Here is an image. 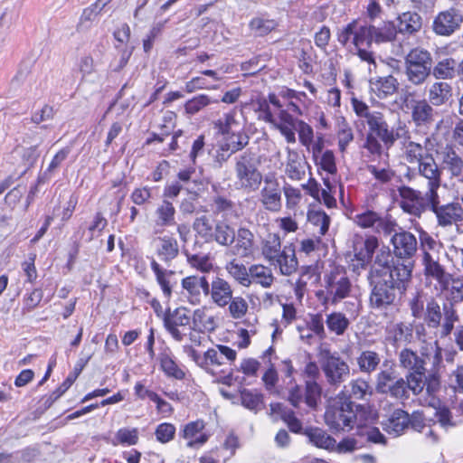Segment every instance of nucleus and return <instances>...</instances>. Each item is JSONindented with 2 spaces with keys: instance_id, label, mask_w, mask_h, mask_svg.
I'll list each match as a JSON object with an SVG mask.
<instances>
[{
  "instance_id": "f257e3e1",
  "label": "nucleus",
  "mask_w": 463,
  "mask_h": 463,
  "mask_svg": "<svg viewBox=\"0 0 463 463\" xmlns=\"http://www.w3.org/2000/svg\"><path fill=\"white\" fill-rule=\"evenodd\" d=\"M302 85L309 91L313 98H309L305 91L296 90L288 87H283L279 96L270 92L267 97H258L253 104L258 118L270 125L278 124L281 120V114L286 111L288 115L298 118L306 114L314 103L317 96V87L308 80H304Z\"/></svg>"
},
{
  "instance_id": "f03ea898",
  "label": "nucleus",
  "mask_w": 463,
  "mask_h": 463,
  "mask_svg": "<svg viewBox=\"0 0 463 463\" xmlns=\"http://www.w3.org/2000/svg\"><path fill=\"white\" fill-rule=\"evenodd\" d=\"M371 418L370 410L362 404H355L339 392L328 404L325 412V421L333 431H349L356 428L355 435L364 434V427Z\"/></svg>"
},
{
  "instance_id": "7ed1b4c3",
  "label": "nucleus",
  "mask_w": 463,
  "mask_h": 463,
  "mask_svg": "<svg viewBox=\"0 0 463 463\" xmlns=\"http://www.w3.org/2000/svg\"><path fill=\"white\" fill-rule=\"evenodd\" d=\"M412 278V267H398L383 277L375 270L373 277H368L372 290L369 297L370 305L374 308H386L392 305L396 292L404 294Z\"/></svg>"
},
{
  "instance_id": "20e7f679",
  "label": "nucleus",
  "mask_w": 463,
  "mask_h": 463,
  "mask_svg": "<svg viewBox=\"0 0 463 463\" xmlns=\"http://www.w3.org/2000/svg\"><path fill=\"white\" fill-rule=\"evenodd\" d=\"M366 125L368 131L362 148L365 150V156L371 160L381 158L383 150H389L401 137L399 133L389 125L381 111L369 118Z\"/></svg>"
},
{
  "instance_id": "39448f33",
  "label": "nucleus",
  "mask_w": 463,
  "mask_h": 463,
  "mask_svg": "<svg viewBox=\"0 0 463 463\" xmlns=\"http://www.w3.org/2000/svg\"><path fill=\"white\" fill-rule=\"evenodd\" d=\"M237 355L235 349L216 344L204 352L203 371L214 377L216 383L231 386L234 380L232 366Z\"/></svg>"
},
{
  "instance_id": "423d86ee",
  "label": "nucleus",
  "mask_w": 463,
  "mask_h": 463,
  "mask_svg": "<svg viewBox=\"0 0 463 463\" xmlns=\"http://www.w3.org/2000/svg\"><path fill=\"white\" fill-rule=\"evenodd\" d=\"M373 28L370 24H360L359 19H353L337 33V41L343 46L351 43L355 50L357 56L369 64L375 63L374 55L370 48L374 43Z\"/></svg>"
},
{
  "instance_id": "0eeeda50",
  "label": "nucleus",
  "mask_w": 463,
  "mask_h": 463,
  "mask_svg": "<svg viewBox=\"0 0 463 463\" xmlns=\"http://www.w3.org/2000/svg\"><path fill=\"white\" fill-rule=\"evenodd\" d=\"M353 283L346 268L343 265L334 264L324 276V290L317 292V297L322 304L336 305L343 299L351 296Z\"/></svg>"
},
{
  "instance_id": "6e6552de",
  "label": "nucleus",
  "mask_w": 463,
  "mask_h": 463,
  "mask_svg": "<svg viewBox=\"0 0 463 463\" xmlns=\"http://www.w3.org/2000/svg\"><path fill=\"white\" fill-rule=\"evenodd\" d=\"M235 187L245 193L252 194L260 190L264 177L259 169V161L251 152L245 151L235 157Z\"/></svg>"
},
{
  "instance_id": "1a4fd4ad",
  "label": "nucleus",
  "mask_w": 463,
  "mask_h": 463,
  "mask_svg": "<svg viewBox=\"0 0 463 463\" xmlns=\"http://www.w3.org/2000/svg\"><path fill=\"white\" fill-rule=\"evenodd\" d=\"M422 317L429 328L439 330L440 337L449 336L452 333L455 324L459 321L456 307L443 304L441 308L434 298L428 300Z\"/></svg>"
},
{
  "instance_id": "9d476101",
  "label": "nucleus",
  "mask_w": 463,
  "mask_h": 463,
  "mask_svg": "<svg viewBox=\"0 0 463 463\" xmlns=\"http://www.w3.org/2000/svg\"><path fill=\"white\" fill-rule=\"evenodd\" d=\"M271 126L280 133L288 144L297 142L296 132L299 143L307 148L310 146L315 137L313 128L308 123L288 115L286 111L281 114V120Z\"/></svg>"
},
{
  "instance_id": "9b49d317",
  "label": "nucleus",
  "mask_w": 463,
  "mask_h": 463,
  "mask_svg": "<svg viewBox=\"0 0 463 463\" xmlns=\"http://www.w3.org/2000/svg\"><path fill=\"white\" fill-rule=\"evenodd\" d=\"M431 54L426 49L414 47L405 57V70L408 80L413 85L423 84L431 72Z\"/></svg>"
},
{
  "instance_id": "f8f14e48",
  "label": "nucleus",
  "mask_w": 463,
  "mask_h": 463,
  "mask_svg": "<svg viewBox=\"0 0 463 463\" xmlns=\"http://www.w3.org/2000/svg\"><path fill=\"white\" fill-rule=\"evenodd\" d=\"M163 326L165 331L175 341L181 342L190 328L191 313L185 307H177L175 309L167 308L163 315Z\"/></svg>"
},
{
  "instance_id": "ddd939ff",
  "label": "nucleus",
  "mask_w": 463,
  "mask_h": 463,
  "mask_svg": "<svg viewBox=\"0 0 463 463\" xmlns=\"http://www.w3.org/2000/svg\"><path fill=\"white\" fill-rule=\"evenodd\" d=\"M378 248L379 240L376 236L370 234L364 238L362 236L356 237L353 244L352 270L359 273L360 270L365 269L372 262Z\"/></svg>"
},
{
  "instance_id": "4468645a",
  "label": "nucleus",
  "mask_w": 463,
  "mask_h": 463,
  "mask_svg": "<svg viewBox=\"0 0 463 463\" xmlns=\"http://www.w3.org/2000/svg\"><path fill=\"white\" fill-rule=\"evenodd\" d=\"M426 373H407L404 380L409 392H411L413 395L418 396L425 389L427 394L431 397L439 392L441 387L440 374L438 371H430L428 374Z\"/></svg>"
},
{
  "instance_id": "2eb2a0df",
  "label": "nucleus",
  "mask_w": 463,
  "mask_h": 463,
  "mask_svg": "<svg viewBox=\"0 0 463 463\" xmlns=\"http://www.w3.org/2000/svg\"><path fill=\"white\" fill-rule=\"evenodd\" d=\"M463 24V13L455 6L440 11L434 17L432 31L439 36L449 37L458 32Z\"/></svg>"
},
{
  "instance_id": "dca6fc26",
  "label": "nucleus",
  "mask_w": 463,
  "mask_h": 463,
  "mask_svg": "<svg viewBox=\"0 0 463 463\" xmlns=\"http://www.w3.org/2000/svg\"><path fill=\"white\" fill-rule=\"evenodd\" d=\"M264 185L260 191V202L270 213H279L282 208L281 187L274 173L264 176Z\"/></svg>"
},
{
  "instance_id": "f3484780",
  "label": "nucleus",
  "mask_w": 463,
  "mask_h": 463,
  "mask_svg": "<svg viewBox=\"0 0 463 463\" xmlns=\"http://www.w3.org/2000/svg\"><path fill=\"white\" fill-rule=\"evenodd\" d=\"M326 382L330 385L339 386L350 373L347 363L339 355L327 354L322 364Z\"/></svg>"
},
{
  "instance_id": "a211bd4d",
  "label": "nucleus",
  "mask_w": 463,
  "mask_h": 463,
  "mask_svg": "<svg viewBox=\"0 0 463 463\" xmlns=\"http://www.w3.org/2000/svg\"><path fill=\"white\" fill-rule=\"evenodd\" d=\"M180 439L186 441L189 448H201L205 445L211 434L206 431V422L203 419L184 424L179 430Z\"/></svg>"
},
{
  "instance_id": "6ab92c4d",
  "label": "nucleus",
  "mask_w": 463,
  "mask_h": 463,
  "mask_svg": "<svg viewBox=\"0 0 463 463\" xmlns=\"http://www.w3.org/2000/svg\"><path fill=\"white\" fill-rule=\"evenodd\" d=\"M270 266L279 269V274L291 276L298 269V260L296 254V247L293 243L282 245L277 255L268 261Z\"/></svg>"
},
{
  "instance_id": "aec40b11",
  "label": "nucleus",
  "mask_w": 463,
  "mask_h": 463,
  "mask_svg": "<svg viewBox=\"0 0 463 463\" xmlns=\"http://www.w3.org/2000/svg\"><path fill=\"white\" fill-rule=\"evenodd\" d=\"M150 268L155 275L156 283L162 290L164 298L169 301L177 286L175 271L163 268L155 258H151L150 260Z\"/></svg>"
},
{
  "instance_id": "412c9836",
  "label": "nucleus",
  "mask_w": 463,
  "mask_h": 463,
  "mask_svg": "<svg viewBox=\"0 0 463 463\" xmlns=\"http://www.w3.org/2000/svg\"><path fill=\"white\" fill-rule=\"evenodd\" d=\"M400 195V206L403 212L420 215L425 210V200L421 192L407 185H402L398 188Z\"/></svg>"
},
{
  "instance_id": "4be33fe9",
  "label": "nucleus",
  "mask_w": 463,
  "mask_h": 463,
  "mask_svg": "<svg viewBox=\"0 0 463 463\" xmlns=\"http://www.w3.org/2000/svg\"><path fill=\"white\" fill-rule=\"evenodd\" d=\"M428 100L417 99L411 105V121L418 130L427 131L435 120V110Z\"/></svg>"
},
{
  "instance_id": "5701e85b",
  "label": "nucleus",
  "mask_w": 463,
  "mask_h": 463,
  "mask_svg": "<svg viewBox=\"0 0 463 463\" xmlns=\"http://www.w3.org/2000/svg\"><path fill=\"white\" fill-rule=\"evenodd\" d=\"M182 288L189 303L200 304L203 295L207 296L209 282L205 276L190 275L182 279Z\"/></svg>"
},
{
  "instance_id": "b1692460",
  "label": "nucleus",
  "mask_w": 463,
  "mask_h": 463,
  "mask_svg": "<svg viewBox=\"0 0 463 463\" xmlns=\"http://www.w3.org/2000/svg\"><path fill=\"white\" fill-rule=\"evenodd\" d=\"M391 242L393 247V254L398 259H411L417 251V239L410 232H395L391 239Z\"/></svg>"
},
{
  "instance_id": "393cba45",
  "label": "nucleus",
  "mask_w": 463,
  "mask_h": 463,
  "mask_svg": "<svg viewBox=\"0 0 463 463\" xmlns=\"http://www.w3.org/2000/svg\"><path fill=\"white\" fill-rule=\"evenodd\" d=\"M421 262L425 278L436 280L440 292H443L449 284L451 274L446 270V268L439 263V260H434L432 255L426 254Z\"/></svg>"
},
{
  "instance_id": "a878e982",
  "label": "nucleus",
  "mask_w": 463,
  "mask_h": 463,
  "mask_svg": "<svg viewBox=\"0 0 463 463\" xmlns=\"http://www.w3.org/2000/svg\"><path fill=\"white\" fill-rule=\"evenodd\" d=\"M208 295H210L212 302L217 307H225L232 300L233 289L228 280L216 276L209 284Z\"/></svg>"
},
{
  "instance_id": "bb28decb",
  "label": "nucleus",
  "mask_w": 463,
  "mask_h": 463,
  "mask_svg": "<svg viewBox=\"0 0 463 463\" xmlns=\"http://www.w3.org/2000/svg\"><path fill=\"white\" fill-rule=\"evenodd\" d=\"M438 224L441 227L450 226L463 221V207L459 203L452 202L433 209Z\"/></svg>"
},
{
  "instance_id": "cd10ccee",
  "label": "nucleus",
  "mask_w": 463,
  "mask_h": 463,
  "mask_svg": "<svg viewBox=\"0 0 463 463\" xmlns=\"http://www.w3.org/2000/svg\"><path fill=\"white\" fill-rule=\"evenodd\" d=\"M374 263L371 267L368 277H373L374 271L377 270L383 274V277H387L389 273H392V270L400 267H412V264L406 265L402 262L397 261L396 263L390 264L392 259L391 251L388 247H382L378 251L375 252Z\"/></svg>"
},
{
  "instance_id": "c85d7f7f",
  "label": "nucleus",
  "mask_w": 463,
  "mask_h": 463,
  "mask_svg": "<svg viewBox=\"0 0 463 463\" xmlns=\"http://www.w3.org/2000/svg\"><path fill=\"white\" fill-rule=\"evenodd\" d=\"M155 252L158 259L165 264H170L179 254L177 240L173 236H160L155 239Z\"/></svg>"
},
{
  "instance_id": "c756f323",
  "label": "nucleus",
  "mask_w": 463,
  "mask_h": 463,
  "mask_svg": "<svg viewBox=\"0 0 463 463\" xmlns=\"http://www.w3.org/2000/svg\"><path fill=\"white\" fill-rule=\"evenodd\" d=\"M176 210L174 203L167 200L163 199L162 202L156 206L154 213L155 227L159 228L157 232H161L165 227L175 225Z\"/></svg>"
},
{
  "instance_id": "7c9ffc66",
  "label": "nucleus",
  "mask_w": 463,
  "mask_h": 463,
  "mask_svg": "<svg viewBox=\"0 0 463 463\" xmlns=\"http://www.w3.org/2000/svg\"><path fill=\"white\" fill-rule=\"evenodd\" d=\"M275 280L276 278L269 267L261 263H255L250 266L249 288L252 284H257L263 288H269Z\"/></svg>"
},
{
  "instance_id": "2f4dec72",
  "label": "nucleus",
  "mask_w": 463,
  "mask_h": 463,
  "mask_svg": "<svg viewBox=\"0 0 463 463\" xmlns=\"http://www.w3.org/2000/svg\"><path fill=\"white\" fill-rule=\"evenodd\" d=\"M400 366L408 370V373L427 372L426 361L422 355L410 348L402 349L399 354Z\"/></svg>"
},
{
  "instance_id": "473e14b6",
  "label": "nucleus",
  "mask_w": 463,
  "mask_h": 463,
  "mask_svg": "<svg viewBox=\"0 0 463 463\" xmlns=\"http://www.w3.org/2000/svg\"><path fill=\"white\" fill-rule=\"evenodd\" d=\"M398 33L412 35L420 32L422 27V18L416 12H403L397 17Z\"/></svg>"
},
{
  "instance_id": "72a5a7b5",
  "label": "nucleus",
  "mask_w": 463,
  "mask_h": 463,
  "mask_svg": "<svg viewBox=\"0 0 463 463\" xmlns=\"http://www.w3.org/2000/svg\"><path fill=\"white\" fill-rule=\"evenodd\" d=\"M452 91L453 89L449 83L435 81L428 90V101L435 107L445 105L452 98Z\"/></svg>"
},
{
  "instance_id": "f704fd0d",
  "label": "nucleus",
  "mask_w": 463,
  "mask_h": 463,
  "mask_svg": "<svg viewBox=\"0 0 463 463\" xmlns=\"http://www.w3.org/2000/svg\"><path fill=\"white\" fill-rule=\"evenodd\" d=\"M282 239L278 232H269L260 241V251L264 260L267 262L277 255L282 246Z\"/></svg>"
},
{
  "instance_id": "c9c22d12",
  "label": "nucleus",
  "mask_w": 463,
  "mask_h": 463,
  "mask_svg": "<svg viewBox=\"0 0 463 463\" xmlns=\"http://www.w3.org/2000/svg\"><path fill=\"white\" fill-rule=\"evenodd\" d=\"M314 165L317 167V173L322 176L326 174V176H334L337 174L336 158L333 150L326 149L325 152L313 158Z\"/></svg>"
},
{
  "instance_id": "e433bc0d",
  "label": "nucleus",
  "mask_w": 463,
  "mask_h": 463,
  "mask_svg": "<svg viewBox=\"0 0 463 463\" xmlns=\"http://www.w3.org/2000/svg\"><path fill=\"white\" fill-rule=\"evenodd\" d=\"M326 324L329 333L340 336L345 334L351 322L343 312L333 311L326 315Z\"/></svg>"
},
{
  "instance_id": "4c0bfd02",
  "label": "nucleus",
  "mask_w": 463,
  "mask_h": 463,
  "mask_svg": "<svg viewBox=\"0 0 463 463\" xmlns=\"http://www.w3.org/2000/svg\"><path fill=\"white\" fill-rule=\"evenodd\" d=\"M375 43L393 42L398 34L397 26L394 21H383L379 26L370 24Z\"/></svg>"
},
{
  "instance_id": "58836bf2",
  "label": "nucleus",
  "mask_w": 463,
  "mask_h": 463,
  "mask_svg": "<svg viewBox=\"0 0 463 463\" xmlns=\"http://www.w3.org/2000/svg\"><path fill=\"white\" fill-rule=\"evenodd\" d=\"M191 320L193 321L194 327L202 333H213L217 327L215 317L208 315L204 307L196 308L193 313V317H191Z\"/></svg>"
},
{
  "instance_id": "ea45409f",
  "label": "nucleus",
  "mask_w": 463,
  "mask_h": 463,
  "mask_svg": "<svg viewBox=\"0 0 463 463\" xmlns=\"http://www.w3.org/2000/svg\"><path fill=\"white\" fill-rule=\"evenodd\" d=\"M418 169L420 175L428 180V185L441 184V171L432 155H428L425 160L418 164Z\"/></svg>"
},
{
  "instance_id": "a19ab883",
  "label": "nucleus",
  "mask_w": 463,
  "mask_h": 463,
  "mask_svg": "<svg viewBox=\"0 0 463 463\" xmlns=\"http://www.w3.org/2000/svg\"><path fill=\"white\" fill-rule=\"evenodd\" d=\"M361 373L370 374L377 370L381 363L380 354L373 350H363L356 357Z\"/></svg>"
},
{
  "instance_id": "79ce46f5",
  "label": "nucleus",
  "mask_w": 463,
  "mask_h": 463,
  "mask_svg": "<svg viewBox=\"0 0 463 463\" xmlns=\"http://www.w3.org/2000/svg\"><path fill=\"white\" fill-rule=\"evenodd\" d=\"M410 426V415L407 411L397 409L395 410L388 419L386 423V430L389 433L395 435H401Z\"/></svg>"
},
{
  "instance_id": "37998d69",
  "label": "nucleus",
  "mask_w": 463,
  "mask_h": 463,
  "mask_svg": "<svg viewBox=\"0 0 463 463\" xmlns=\"http://www.w3.org/2000/svg\"><path fill=\"white\" fill-rule=\"evenodd\" d=\"M458 72V63L452 57L438 61L432 69V75L437 80H452Z\"/></svg>"
},
{
  "instance_id": "c03bdc74",
  "label": "nucleus",
  "mask_w": 463,
  "mask_h": 463,
  "mask_svg": "<svg viewBox=\"0 0 463 463\" xmlns=\"http://www.w3.org/2000/svg\"><path fill=\"white\" fill-rule=\"evenodd\" d=\"M159 364L161 370L167 377L175 380H183L185 378L184 371L178 365L170 353H161L159 354Z\"/></svg>"
},
{
  "instance_id": "a18cd8bd",
  "label": "nucleus",
  "mask_w": 463,
  "mask_h": 463,
  "mask_svg": "<svg viewBox=\"0 0 463 463\" xmlns=\"http://www.w3.org/2000/svg\"><path fill=\"white\" fill-rule=\"evenodd\" d=\"M373 85L375 94L380 99H385L393 95L399 88V82L392 75L379 77Z\"/></svg>"
},
{
  "instance_id": "49530a36",
  "label": "nucleus",
  "mask_w": 463,
  "mask_h": 463,
  "mask_svg": "<svg viewBox=\"0 0 463 463\" xmlns=\"http://www.w3.org/2000/svg\"><path fill=\"white\" fill-rule=\"evenodd\" d=\"M225 269L239 285L249 288L250 267L247 268L243 263L232 260L226 263Z\"/></svg>"
},
{
  "instance_id": "de8ad7c7",
  "label": "nucleus",
  "mask_w": 463,
  "mask_h": 463,
  "mask_svg": "<svg viewBox=\"0 0 463 463\" xmlns=\"http://www.w3.org/2000/svg\"><path fill=\"white\" fill-rule=\"evenodd\" d=\"M254 235L252 232L244 227H241L237 232L236 250L243 257L250 255L253 251Z\"/></svg>"
},
{
  "instance_id": "09e8293b",
  "label": "nucleus",
  "mask_w": 463,
  "mask_h": 463,
  "mask_svg": "<svg viewBox=\"0 0 463 463\" xmlns=\"http://www.w3.org/2000/svg\"><path fill=\"white\" fill-rule=\"evenodd\" d=\"M212 241L222 246H229L235 241V231L233 227L224 221H219L214 227V233Z\"/></svg>"
},
{
  "instance_id": "8fccbe9b",
  "label": "nucleus",
  "mask_w": 463,
  "mask_h": 463,
  "mask_svg": "<svg viewBox=\"0 0 463 463\" xmlns=\"http://www.w3.org/2000/svg\"><path fill=\"white\" fill-rule=\"evenodd\" d=\"M279 25L275 19L266 18L264 16L253 17L249 23V28L257 36H266L274 31Z\"/></svg>"
},
{
  "instance_id": "3c124183",
  "label": "nucleus",
  "mask_w": 463,
  "mask_h": 463,
  "mask_svg": "<svg viewBox=\"0 0 463 463\" xmlns=\"http://www.w3.org/2000/svg\"><path fill=\"white\" fill-rule=\"evenodd\" d=\"M388 335L392 336L394 343H410L413 335V326L411 324L399 322L389 328Z\"/></svg>"
},
{
  "instance_id": "603ef678",
  "label": "nucleus",
  "mask_w": 463,
  "mask_h": 463,
  "mask_svg": "<svg viewBox=\"0 0 463 463\" xmlns=\"http://www.w3.org/2000/svg\"><path fill=\"white\" fill-rule=\"evenodd\" d=\"M350 392L346 397L355 400H364L366 396H372L373 389L368 381L364 378L353 379L349 382Z\"/></svg>"
},
{
  "instance_id": "864d4df0",
  "label": "nucleus",
  "mask_w": 463,
  "mask_h": 463,
  "mask_svg": "<svg viewBox=\"0 0 463 463\" xmlns=\"http://www.w3.org/2000/svg\"><path fill=\"white\" fill-rule=\"evenodd\" d=\"M335 135L338 150L341 153H345L354 137L353 128L345 119H343L337 124Z\"/></svg>"
},
{
  "instance_id": "5fc2aeb1",
  "label": "nucleus",
  "mask_w": 463,
  "mask_h": 463,
  "mask_svg": "<svg viewBox=\"0 0 463 463\" xmlns=\"http://www.w3.org/2000/svg\"><path fill=\"white\" fill-rule=\"evenodd\" d=\"M443 292H448L447 305H452L455 307L457 304H459L463 301V280L459 277H454L451 274V279H449V284H448V288L444 289Z\"/></svg>"
},
{
  "instance_id": "6e6d98bb",
  "label": "nucleus",
  "mask_w": 463,
  "mask_h": 463,
  "mask_svg": "<svg viewBox=\"0 0 463 463\" xmlns=\"http://www.w3.org/2000/svg\"><path fill=\"white\" fill-rule=\"evenodd\" d=\"M430 155L425 147L415 141H408L404 145V157L410 164H420Z\"/></svg>"
},
{
  "instance_id": "4d7b16f0",
  "label": "nucleus",
  "mask_w": 463,
  "mask_h": 463,
  "mask_svg": "<svg viewBox=\"0 0 463 463\" xmlns=\"http://www.w3.org/2000/svg\"><path fill=\"white\" fill-rule=\"evenodd\" d=\"M308 437L317 448L333 451L334 447H335V439L320 429L310 430Z\"/></svg>"
},
{
  "instance_id": "13d9d810",
  "label": "nucleus",
  "mask_w": 463,
  "mask_h": 463,
  "mask_svg": "<svg viewBox=\"0 0 463 463\" xmlns=\"http://www.w3.org/2000/svg\"><path fill=\"white\" fill-rule=\"evenodd\" d=\"M236 109H232L230 111L224 113L222 118L213 122V127L217 130L218 134L225 136L232 133V127L239 124L238 120L236 119Z\"/></svg>"
},
{
  "instance_id": "bf43d9fd",
  "label": "nucleus",
  "mask_w": 463,
  "mask_h": 463,
  "mask_svg": "<svg viewBox=\"0 0 463 463\" xmlns=\"http://www.w3.org/2000/svg\"><path fill=\"white\" fill-rule=\"evenodd\" d=\"M443 163L451 174V176L463 180V159L454 151L447 152Z\"/></svg>"
},
{
  "instance_id": "052dcab7",
  "label": "nucleus",
  "mask_w": 463,
  "mask_h": 463,
  "mask_svg": "<svg viewBox=\"0 0 463 463\" xmlns=\"http://www.w3.org/2000/svg\"><path fill=\"white\" fill-rule=\"evenodd\" d=\"M138 439V430L137 428H120L117 430L112 444L114 446H133L137 444Z\"/></svg>"
},
{
  "instance_id": "680f3d73",
  "label": "nucleus",
  "mask_w": 463,
  "mask_h": 463,
  "mask_svg": "<svg viewBox=\"0 0 463 463\" xmlns=\"http://www.w3.org/2000/svg\"><path fill=\"white\" fill-rule=\"evenodd\" d=\"M43 300V290L42 288H33L23 297V312L29 313L41 306Z\"/></svg>"
},
{
  "instance_id": "e2e57ef3",
  "label": "nucleus",
  "mask_w": 463,
  "mask_h": 463,
  "mask_svg": "<svg viewBox=\"0 0 463 463\" xmlns=\"http://www.w3.org/2000/svg\"><path fill=\"white\" fill-rule=\"evenodd\" d=\"M241 401L245 408L252 411H259L263 406V395L256 390L241 391Z\"/></svg>"
},
{
  "instance_id": "0e129e2a",
  "label": "nucleus",
  "mask_w": 463,
  "mask_h": 463,
  "mask_svg": "<svg viewBox=\"0 0 463 463\" xmlns=\"http://www.w3.org/2000/svg\"><path fill=\"white\" fill-rule=\"evenodd\" d=\"M304 402L311 409H316L320 400L322 388L316 381H306Z\"/></svg>"
},
{
  "instance_id": "69168bd1",
  "label": "nucleus",
  "mask_w": 463,
  "mask_h": 463,
  "mask_svg": "<svg viewBox=\"0 0 463 463\" xmlns=\"http://www.w3.org/2000/svg\"><path fill=\"white\" fill-rule=\"evenodd\" d=\"M307 317L306 321L307 329L314 333L319 339H325L326 333L324 326L326 320H324L323 314L321 312L309 313Z\"/></svg>"
},
{
  "instance_id": "338daca9",
  "label": "nucleus",
  "mask_w": 463,
  "mask_h": 463,
  "mask_svg": "<svg viewBox=\"0 0 463 463\" xmlns=\"http://www.w3.org/2000/svg\"><path fill=\"white\" fill-rule=\"evenodd\" d=\"M212 103L207 94H198L185 101L184 108L188 115H195Z\"/></svg>"
},
{
  "instance_id": "774afa93",
  "label": "nucleus",
  "mask_w": 463,
  "mask_h": 463,
  "mask_svg": "<svg viewBox=\"0 0 463 463\" xmlns=\"http://www.w3.org/2000/svg\"><path fill=\"white\" fill-rule=\"evenodd\" d=\"M381 221V213L373 210H365L354 216V223L362 229L376 228Z\"/></svg>"
}]
</instances>
